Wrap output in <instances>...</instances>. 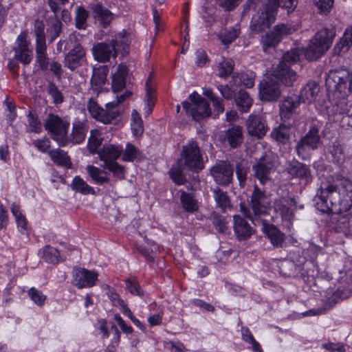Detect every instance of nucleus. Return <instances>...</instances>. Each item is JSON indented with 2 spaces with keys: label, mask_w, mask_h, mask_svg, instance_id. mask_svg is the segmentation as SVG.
Masks as SVG:
<instances>
[{
  "label": "nucleus",
  "mask_w": 352,
  "mask_h": 352,
  "mask_svg": "<svg viewBox=\"0 0 352 352\" xmlns=\"http://www.w3.org/2000/svg\"><path fill=\"white\" fill-rule=\"evenodd\" d=\"M87 131V129L85 121L75 120L73 123L70 138H68L69 142L80 144L85 140Z\"/></svg>",
  "instance_id": "7c9ffc66"
},
{
  "label": "nucleus",
  "mask_w": 352,
  "mask_h": 352,
  "mask_svg": "<svg viewBox=\"0 0 352 352\" xmlns=\"http://www.w3.org/2000/svg\"><path fill=\"white\" fill-rule=\"evenodd\" d=\"M122 151L123 148L122 146L109 144L104 146L102 148L98 151V155L100 160L106 164L110 162H116L121 155Z\"/></svg>",
  "instance_id": "bb28decb"
},
{
  "label": "nucleus",
  "mask_w": 352,
  "mask_h": 352,
  "mask_svg": "<svg viewBox=\"0 0 352 352\" xmlns=\"http://www.w3.org/2000/svg\"><path fill=\"white\" fill-rule=\"evenodd\" d=\"M73 190L83 195L95 194L94 189L79 176H76L71 184Z\"/></svg>",
  "instance_id": "a19ab883"
},
{
  "label": "nucleus",
  "mask_w": 352,
  "mask_h": 352,
  "mask_svg": "<svg viewBox=\"0 0 352 352\" xmlns=\"http://www.w3.org/2000/svg\"><path fill=\"white\" fill-rule=\"evenodd\" d=\"M212 191L216 206L222 212H225L228 208H232L231 199L227 192L223 191L219 187L213 188Z\"/></svg>",
  "instance_id": "2f4dec72"
},
{
  "label": "nucleus",
  "mask_w": 352,
  "mask_h": 352,
  "mask_svg": "<svg viewBox=\"0 0 352 352\" xmlns=\"http://www.w3.org/2000/svg\"><path fill=\"white\" fill-rule=\"evenodd\" d=\"M248 170L249 167L247 163L243 162L237 163L236 166V174L241 188H243L245 185Z\"/></svg>",
  "instance_id": "8fccbe9b"
},
{
  "label": "nucleus",
  "mask_w": 352,
  "mask_h": 352,
  "mask_svg": "<svg viewBox=\"0 0 352 352\" xmlns=\"http://www.w3.org/2000/svg\"><path fill=\"white\" fill-rule=\"evenodd\" d=\"M221 138L222 142L230 147L239 148L243 142V129L239 125H234L224 131Z\"/></svg>",
  "instance_id": "5701e85b"
},
{
  "label": "nucleus",
  "mask_w": 352,
  "mask_h": 352,
  "mask_svg": "<svg viewBox=\"0 0 352 352\" xmlns=\"http://www.w3.org/2000/svg\"><path fill=\"white\" fill-rule=\"evenodd\" d=\"M28 131L39 133L41 130V123L38 117L30 112L28 116Z\"/></svg>",
  "instance_id": "052dcab7"
},
{
  "label": "nucleus",
  "mask_w": 352,
  "mask_h": 352,
  "mask_svg": "<svg viewBox=\"0 0 352 352\" xmlns=\"http://www.w3.org/2000/svg\"><path fill=\"white\" fill-rule=\"evenodd\" d=\"M103 168H107L108 170L111 172L114 177L118 179H123L125 175L124 167L119 164L116 162H110L109 163L104 164Z\"/></svg>",
  "instance_id": "49530a36"
},
{
  "label": "nucleus",
  "mask_w": 352,
  "mask_h": 352,
  "mask_svg": "<svg viewBox=\"0 0 352 352\" xmlns=\"http://www.w3.org/2000/svg\"><path fill=\"white\" fill-rule=\"evenodd\" d=\"M102 142V138L100 133L97 131H91V135L88 140L87 148L90 153L95 154L98 153L100 150H98V147L101 145Z\"/></svg>",
  "instance_id": "c03bdc74"
},
{
  "label": "nucleus",
  "mask_w": 352,
  "mask_h": 352,
  "mask_svg": "<svg viewBox=\"0 0 352 352\" xmlns=\"http://www.w3.org/2000/svg\"><path fill=\"white\" fill-rule=\"evenodd\" d=\"M97 273L84 268L76 269L73 272V283L79 289L91 287L97 280Z\"/></svg>",
  "instance_id": "aec40b11"
},
{
  "label": "nucleus",
  "mask_w": 352,
  "mask_h": 352,
  "mask_svg": "<svg viewBox=\"0 0 352 352\" xmlns=\"http://www.w3.org/2000/svg\"><path fill=\"white\" fill-rule=\"evenodd\" d=\"M45 25L41 20H36L34 25L36 45H46Z\"/></svg>",
  "instance_id": "3c124183"
},
{
  "label": "nucleus",
  "mask_w": 352,
  "mask_h": 352,
  "mask_svg": "<svg viewBox=\"0 0 352 352\" xmlns=\"http://www.w3.org/2000/svg\"><path fill=\"white\" fill-rule=\"evenodd\" d=\"M233 171L232 166L225 161L217 163L210 168V174L215 182L224 186L232 182Z\"/></svg>",
  "instance_id": "dca6fc26"
},
{
  "label": "nucleus",
  "mask_w": 352,
  "mask_h": 352,
  "mask_svg": "<svg viewBox=\"0 0 352 352\" xmlns=\"http://www.w3.org/2000/svg\"><path fill=\"white\" fill-rule=\"evenodd\" d=\"M263 230L276 248H280L285 241V234L272 224L263 223Z\"/></svg>",
  "instance_id": "cd10ccee"
},
{
  "label": "nucleus",
  "mask_w": 352,
  "mask_h": 352,
  "mask_svg": "<svg viewBox=\"0 0 352 352\" xmlns=\"http://www.w3.org/2000/svg\"><path fill=\"white\" fill-rule=\"evenodd\" d=\"M280 116L283 122L281 124H285L289 126L296 124V119L298 116L295 112L280 111Z\"/></svg>",
  "instance_id": "e2e57ef3"
},
{
  "label": "nucleus",
  "mask_w": 352,
  "mask_h": 352,
  "mask_svg": "<svg viewBox=\"0 0 352 352\" xmlns=\"http://www.w3.org/2000/svg\"><path fill=\"white\" fill-rule=\"evenodd\" d=\"M352 43L347 39L344 35L341 38L340 41L336 44L334 47V52L337 54L346 53L351 47Z\"/></svg>",
  "instance_id": "774afa93"
},
{
  "label": "nucleus",
  "mask_w": 352,
  "mask_h": 352,
  "mask_svg": "<svg viewBox=\"0 0 352 352\" xmlns=\"http://www.w3.org/2000/svg\"><path fill=\"white\" fill-rule=\"evenodd\" d=\"M290 127L285 124H280L272 132V138L283 144H286L290 138Z\"/></svg>",
  "instance_id": "4c0bfd02"
},
{
  "label": "nucleus",
  "mask_w": 352,
  "mask_h": 352,
  "mask_svg": "<svg viewBox=\"0 0 352 352\" xmlns=\"http://www.w3.org/2000/svg\"><path fill=\"white\" fill-rule=\"evenodd\" d=\"M69 122L57 115L50 113L45 122V128L60 146H65L69 142L67 138Z\"/></svg>",
  "instance_id": "6e6552de"
},
{
  "label": "nucleus",
  "mask_w": 352,
  "mask_h": 352,
  "mask_svg": "<svg viewBox=\"0 0 352 352\" xmlns=\"http://www.w3.org/2000/svg\"><path fill=\"white\" fill-rule=\"evenodd\" d=\"M233 229L236 239L239 241L248 239L254 233L253 228L248 221L238 214L233 217Z\"/></svg>",
  "instance_id": "393cba45"
},
{
  "label": "nucleus",
  "mask_w": 352,
  "mask_h": 352,
  "mask_svg": "<svg viewBox=\"0 0 352 352\" xmlns=\"http://www.w3.org/2000/svg\"><path fill=\"white\" fill-rule=\"evenodd\" d=\"M320 91V87L314 81L309 82L301 90L298 100L300 102H312L316 100L317 95Z\"/></svg>",
  "instance_id": "c85d7f7f"
},
{
  "label": "nucleus",
  "mask_w": 352,
  "mask_h": 352,
  "mask_svg": "<svg viewBox=\"0 0 352 352\" xmlns=\"http://www.w3.org/2000/svg\"><path fill=\"white\" fill-rule=\"evenodd\" d=\"M340 283L342 285V289H338L337 291L333 294L330 299H332L331 307L337 302L336 299L346 298L352 292V270H349L344 272V274L340 276L339 279Z\"/></svg>",
  "instance_id": "b1692460"
},
{
  "label": "nucleus",
  "mask_w": 352,
  "mask_h": 352,
  "mask_svg": "<svg viewBox=\"0 0 352 352\" xmlns=\"http://www.w3.org/2000/svg\"><path fill=\"white\" fill-rule=\"evenodd\" d=\"M316 208L322 212L342 213L352 206V182L341 176L321 182L315 197Z\"/></svg>",
  "instance_id": "f257e3e1"
},
{
  "label": "nucleus",
  "mask_w": 352,
  "mask_h": 352,
  "mask_svg": "<svg viewBox=\"0 0 352 352\" xmlns=\"http://www.w3.org/2000/svg\"><path fill=\"white\" fill-rule=\"evenodd\" d=\"M248 135L258 139L265 135L268 127L265 120L260 116L250 115L245 122Z\"/></svg>",
  "instance_id": "6ab92c4d"
},
{
  "label": "nucleus",
  "mask_w": 352,
  "mask_h": 352,
  "mask_svg": "<svg viewBox=\"0 0 352 352\" xmlns=\"http://www.w3.org/2000/svg\"><path fill=\"white\" fill-rule=\"evenodd\" d=\"M129 44L124 39L118 41L117 38L109 42H100L94 45L92 53L94 59L100 63L108 62L111 57L116 58L118 53L128 54Z\"/></svg>",
  "instance_id": "20e7f679"
},
{
  "label": "nucleus",
  "mask_w": 352,
  "mask_h": 352,
  "mask_svg": "<svg viewBox=\"0 0 352 352\" xmlns=\"http://www.w3.org/2000/svg\"><path fill=\"white\" fill-rule=\"evenodd\" d=\"M189 99L190 101L183 102L182 106L186 113L194 120L200 121L211 115L209 103L199 95L194 93L190 96Z\"/></svg>",
  "instance_id": "9d476101"
},
{
  "label": "nucleus",
  "mask_w": 352,
  "mask_h": 352,
  "mask_svg": "<svg viewBox=\"0 0 352 352\" xmlns=\"http://www.w3.org/2000/svg\"><path fill=\"white\" fill-rule=\"evenodd\" d=\"M46 51V45H36V61L43 71L47 70L49 66Z\"/></svg>",
  "instance_id": "79ce46f5"
},
{
  "label": "nucleus",
  "mask_w": 352,
  "mask_h": 352,
  "mask_svg": "<svg viewBox=\"0 0 352 352\" xmlns=\"http://www.w3.org/2000/svg\"><path fill=\"white\" fill-rule=\"evenodd\" d=\"M300 104L297 96L288 97L280 104V111H288L296 113V109Z\"/></svg>",
  "instance_id": "6e6d98bb"
},
{
  "label": "nucleus",
  "mask_w": 352,
  "mask_h": 352,
  "mask_svg": "<svg viewBox=\"0 0 352 352\" xmlns=\"http://www.w3.org/2000/svg\"><path fill=\"white\" fill-rule=\"evenodd\" d=\"M285 171L292 178L298 179L303 182L305 185L310 184L314 178L310 167L297 160L289 162L287 164Z\"/></svg>",
  "instance_id": "f3484780"
},
{
  "label": "nucleus",
  "mask_w": 352,
  "mask_h": 352,
  "mask_svg": "<svg viewBox=\"0 0 352 352\" xmlns=\"http://www.w3.org/2000/svg\"><path fill=\"white\" fill-rule=\"evenodd\" d=\"M70 42L73 43L72 47L65 55L64 67L74 72L87 63L86 51L74 34L69 36Z\"/></svg>",
  "instance_id": "1a4fd4ad"
},
{
  "label": "nucleus",
  "mask_w": 352,
  "mask_h": 352,
  "mask_svg": "<svg viewBox=\"0 0 352 352\" xmlns=\"http://www.w3.org/2000/svg\"><path fill=\"white\" fill-rule=\"evenodd\" d=\"M300 56V50L292 49L283 54L282 60L274 69L275 76L280 78L286 86H292L297 78L296 72L291 69L290 66L297 63Z\"/></svg>",
  "instance_id": "423d86ee"
},
{
  "label": "nucleus",
  "mask_w": 352,
  "mask_h": 352,
  "mask_svg": "<svg viewBox=\"0 0 352 352\" xmlns=\"http://www.w3.org/2000/svg\"><path fill=\"white\" fill-rule=\"evenodd\" d=\"M109 68L107 65H101L93 69L91 85L94 89L98 91L105 84Z\"/></svg>",
  "instance_id": "c756f323"
},
{
  "label": "nucleus",
  "mask_w": 352,
  "mask_h": 352,
  "mask_svg": "<svg viewBox=\"0 0 352 352\" xmlns=\"http://www.w3.org/2000/svg\"><path fill=\"white\" fill-rule=\"evenodd\" d=\"M303 263L304 261H300L299 264H296L292 260H286L280 263L279 267L280 272L286 276H296L303 269Z\"/></svg>",
  "instance_id": "72a5a7b5"
},
{
  "label": "nucleus",
  "mask_w": 352,
  "mask_h": 352,
  "mask_svg": "<svg viewBox=\"0 0 352 352\" xmlns=\"http://www.w3.org/2000/svg\"><path fill=\"white\" fill-rule=\"evenodd\" d=\"M298 30V26L296 25L285 23L276 25L272 31L261 37L263 50L267 52L268 48L274 47L284 36L292 34Z\"/></svg>",
  "instance_id": "9b49d317"
},
{
  "label": "nucleus",
  "mask_w": 352,
  "mask_h": 352,
  "mask_svg": "<svg viewBox=\"0 0 352 352\" xmlns=\"http://www.w3.org/2000/svg\"><path fill=\"white\" fill-rule=\"evenodd\" d=\"M204 95L208 97L212 102L214 111L217 114L222 113L224 111L223 100L214 96L211 89H207L204 92Z\"/></svg>",
  "instance_id": "603ef678"
},
{
  "label": "nucleus",
  "mask_w": 352,
  "mask_h": 352,
  "mask_svg": "<svg viewBox=\"0 0 352 352\" xmlns=\"http://www.w3.org/2000/svg\"><path fill=\"white\" fill-rule=\"evenodd\" d=\"M127 68L124 65H119L118 71L113 74L112 79V90L114 93L122 90L126 84Z\"/></svg>",
  "instance_id": "473e14b6"
},
{
  "label": "nucleus",
  "mask_w": 352,
  "mask_h": 352,
  "mask_svg": "<svg viewBox=\"0 0 352 352\" xmlns=\"http://www.w3.org/2000/svg\"><path fill=\"white\" fill-rule=\"evenodd\" d=\"M49 155L53 162L58 166L65 168H70L72 166L70 157L63 150L59 148L52 150L49 152Z\"/></svg>",
  "instance_id": "e433bc0d"
},
{
  "label": "nucleus",
  "mask_w": 352,
  "mask_h": 352,
  "mask_svg": "<svg viewBox=\"0 0 352 352\" xmlns=\"http://www.w3.org/2000/svg\"><path fill=\"white\" fill-rule=\"evenodd\" d=\"M182 155L186 167L193 171H198L204 168V162L200 153L199 147L195 141H190L183 146Z\"/></svg>",
  "instance_id": "2eb2a0df"
},
{
  "label": "nucleus",
  "mask_w": 352,
  "mask_h": 352,
  "mask_svg": "<svg viewBox=\"0 0 352 352\" xmlns=\"http://www.w3.org/2000/svg\"><path fill=\"white\" fill-rule=\"evenodd\" d=\"M234 100L238 109L242 113L249 111L253 102V100L249 94L244 90H240L238 92L235 96Z\"/></svg>",
  "instance_id": "f704fd0d"
},
{
  "label": "nucleus",
  "mask_w": 352,
  "mask_h": 352,
  "mask_svg": "<svg viewBox=\"0 0 352 352\" xmlns=\"http://www.w3.org/2000/svg\"><path fill=\"white\" fill-rule=\"evenodd\" d=\"M182 208L188 212L192 213L199 208L198 202L190 194L182 192L180 197Z\"/></svg>",
  "instance_id": "ea45409f"
},
{
  "label": "nucleus",
  "mask_w": 352,
  "mask_h": 352,
  "mask_svg": "<svg viewBox=\"0 0 352 352\" xmlns=\"http://www.w3.org/2000/svg\"><path fill=\"white\" fill-rule=\"evenodd\" d=\"M279 82L284 84L283 80L274 75V70L270 76L261 81L259 85V94L261 100L276 101L281 94Z\"/></svg>",
  "instance_id": "ddd939ff"
},
{
  "label": "nucleus",
  "mask_w": 352,
  "mask_h": 352,
  "mask_svg": "<svg viewBox=\"0 0 352 352\" xmlns=\"http://www.w3.org/2000/svg\"><path fill=\"white\" fill-rule=\"evenodd\" d=\"M62 27L63 23L58 18H55L52 20L47 31L48 40L50 43H52L58 36H59L62 32Z\"/></svg>",
  "instance_id": "37998d69"
},
{
  "label": "nucleus",
  "mask_w": 352,
  "mask_h": 352,
  "mask_svg": "<svg viewBox=\"0 0 352 352\" xmlns=\"http://www.w3.org/2000/svg\"><path fill=\"white\" fill-rule=\"evenodd\" d=\"M125 283L126 288L132 294L137 296L142 295V290L135 277L126 279Z\"/></svg>",
  "instance_id": "69168bd1"
},
{
  "label": "nucleus",
  "mask_w": 352,
  "mask_h": 352,
  "mask_svg": "<svg viewBox=\"0 0 352 352\" xmlns=\"http://www.w3.org/2000/svg\"><path fill=\"white\" fill-rule=\"evenodd\" d=\"M296 208V202L294 198L281 197L276 199L274 203L275 212H278L282 219L290 221L294 216V210Z\"/></svg>",
  "instance_id": "412c9836"
},
{
  "label": "nucleus",
  "mask_w": 352,
  "mask_h": 352,
  "mask_svg": "<svg viewBox=\"0 0 352 352\" xmlns=\"http://www.w3.org/2000/svg\"><path fill=\"white\" fill-rule=\"evenodd\" d=\"M239 30L232 29L226 30L223 33H221L220 38L223 44L228 45L233 42L239 36Z\"/></svg>",
  "instance_id": "680f3d73"
},
{
  "label": "nucleus",
  "mask_w": 352,
  "mask_h": 352,
  "mask_svg": "<svg viewBox=\"0 0 352 352\" xmlns=\"http://www.w3.org/2000/svg\"><path fill=\"white\" fill-rule=\"evenodd\" d=\"M27 34L21 32L16 39V47H14V59L22 63L23 65H28L32 60V50L29 47V43L27 41Z\"/></svg>",
  "instance_id": "a211bd4d"
},
{
  "label": "nucleus",
  "mask_w": 352,
  "mask_h": 352,
  "mask_svg": "<svg viewBox=\"0 0 352 352\" xmlns=\"http://www.w3.org/2000/svg\"><path fill=\"white\" fill-rule=\"evenodd\" d=\"M250 205L254 217L244 203L240 204V211L247 218L251 219L253 223L256 224L255 221L258 220V218L267 213V210L271 205V199L257 186H255L251 195Z\"/></svg>",
  "instance_id": "39448f33"
},
{
  "label": "nucleus",
  "mask_w": 352,
  "mask_h": 352,
  "mask_svg": "<svg viewBox=\"0 0 352 352\" xmlns=\"http://www.w3.org/2000/svg\"><path fill=\"white\" fill-rule=\"evenodd\" d=\"M86 170L89 177L96 184H103L109 182V177L107 176V172L102 169L93 165H88L86 167Z\"/></svg>",
  "instance_id": "c9c22d12"
},
{
  "label": "nucleus",
  "mask_w": 352,
  "mask_h": 352,
  "mask_svg": "<svg viewBox=\"0 0 352 352\" xmlns=\"http://www.w3.org/2000/svg\"><path fill=\"white\" fill-rule=\"evenodd\" d=\"M29 296L37 305L43 306L46 300V296L34 287H32L28 292Z\"/></svg>",
  "instance_id": "0e129e2a"
},
{
  "label": "nucleus",
  "mask_w": 352,
  "mask_h": 352,
  "mask_svg": "<svg viewBox=\"0 0 352 352\" xmlns=\"http://www.w3.org/2000/svg\"><path fill=\"white\" fill-rule=\"evenodd\" d=\"M93 18L102 28L108 27L113 19V13L101 3H94L89 6Z\"/></svg>",
  "instance_id": "4be33fe9"
},
{
  "label": "nucleus",
  "mask_w": 352,
  "mask_h": 352,
  "mask_svg": "<svg viewBox=\"0 0 352 352\" xmlns=\"http://www.w3.org/2000/svg\"><path fill=\"white\" fill-rule=\"evenodd\" d=\"M273 168L272 162L265 157L261 158L252 167L254 176L262 184L270 180V175Z\"/></svg>",
  "instance_id": "a878e982"
},
{
  "label": "nucleus",
  "mask_w": 352,
  "mask_h": 352,
  "mask_svg": "<svg viewBox=\"0 0 352 352\" xmlns=\"http://www.w3.org/2000/svg\"><path fill=\"white\" fill-rule=\"evenodd\" d=\"M275 4L266 3L261 12L253 16L250 25L252 32H263L274 22L276 19Z\"/></svg>",
  "instance_id": "f8f14e48"
},
{
  "label": "nucleus",
  "mask_w": 352,
  "mask_h": 352,
  "mask_svg": "<svg viewBox=\"0 0 352 352\" xmlns=\"http://www.w3.org/2000/svg\"><path fill=\"white\" fill-rule=\"evenodd\" d=\"M210 219L212 221L215 229L222 234H225L229 229L227 218L217 212H212L210 214Z\"/></svg>",
  "instance_id": "58836bf2"
},
{
  "label": "nucleus",
  "mask_w": 352,
  "mask_h": 352,
  "mask_svg": "<svg viewBox=\"0 0 352 352\" xmlns=\"http://www.w3.org/2000/svg\"><path fill=\"white\" fill-rule=\"evenodd\" d=\"M43 258L50 263H57L59 261L60 254L57 249L47 246L43 249Z\"/></svg>",
  "instance_id": "864d4df0"
},
{
  "label": "nucleus",
  "mask_w": 352,
  "mask_h": 352,
  "mask_svg": "<svg viewBox=\"0 0 352 352\" xmlns=\"http://www.w3.org/2000/svg\"><path fill=\"white\" fill-rule=\"evenodd\" d=\"M336 36L334 28H322L318 30L306 47L305 56L308 60H316L330 47Z\"/></svg>",
  "instance_id": "7ed1b4c3"
},
{
  "label": "nucleus",
  "mask_w": 352,
  "mask_h": 352,
  "mask_svg": "<svg viewBox=\"0 0 352 352\" xmlns=\"http://www.w3.org/2000/svg\"><path fill=\"white\" fill-rule=\"evenodd\" d=\"M314 2L319 12L324 15L329 14L333 6V0H314Z\"/></svg>",
  "instance_id": "13d9d810"
},
{
  "label": "nucleus",
  "mask_w": 352,
  "mask_h": 352,
  "mask_svg": "<svg viewBox=\"0 0 352 352\" xmlns=\"http://www.w3.org/2000/svg\"><path fill=\"white\" fill-rule=\"evenodd\" d=\"M328 151L336 161H340L343 155L342 148L338 141H334L328 146Z\"/></svg>",
  "instance_id": "338daca9"
},
{
  "label": "nucleus",
  "mask_w": 352,
  "mask_h": 352,
  "mask_svg": "<svg viewBox=\"0 0 352 352\" xmlns=\"http://www.w3.org/2000/svg\"><path fill=\"white\" fill-rule=\"evenodd\" d=\"M88 15L87 11L83 7H77L75 17L76 28L77 29L85 30L87 28V19Z\"/></svg>",
  "instance_id": "de8ad7c7"
},
{
  "label": "nucleus",
  "mask_w": 352,
  "mask_h": 352,
  "mask_svg": "<svg viewBox=\"0 0 352 352\" xmlns=\"http://www.w3.org/2000/svg\"><path fill=\"white\" fill-rule=\"evenodd\" d=\"M146 102L148 107V111L151 112L155 104V89L152 86L151 74L148 76L146 81Z\"/></svg>",
  "instance_id": "a18cd8bd"
},
{
  "label": "nucleus",
  "mask_w": 352,
  "mask_h": 352,
  "mask_svg": "<svg viewBox=\"0 0 352 352\" xmlns=\"http://www.w3.org/2000/svg\"><path fill=\"white\" fill-rule=\"evenodd\" d=\"M329 91L332 92L333 104L338 107L336 111L344 113L346 111V96L352 93V74L345 69L330 71L326 78Z\"/></svg>",
  "instance_id": "f03ea898"
},
{
  "label": "nucleus",
  "mask_w": 352,
  "mask_h": 352,
  "mask_svg": "<svg viewBox=\"0 0 352 352\" xmlns=\"http://www.w3.org/2000/svg\"><path fill=\"white\" fill-rule=\"evenodd\" d=\"M131 129L135 136L141 135L144 132L142 120L136 110L132 112Z\"/></svg>",
  "instance_id": "09e8293b"
},
{
  "label": "nucleus",
  "mask_w": 352,
  "mask_h": 352,
  "mask_svg": "<svg viewBox=\"0 0 352 352\" xmlns=\"http://www.w3.org/2000/svg\"><path fill=\"white\" fill-rule=\"evenodd\" d=\"M322 144L319 135V127L311 126L308 132L298 141L296 151L298 156L302 160H309L311 151L316 150Z\"/></svg>",
  "instance_id": "0eeeda50"
},
{
  "label": "nucleus",
  "mask_w": 352,
  "mask_h": 352,
  "mask_svg": "<svg viewBox=\"0 0 352 352\" xmlns=\"http://www.w3.org/2000/svg\"><path fill=\"white\" fill-rule=\"evenodd\" d=\"M106 108L100 107L92 99H90L87 108L91 116L99 122L109 124L120 116V110L116 109V103L111 102L105 105Z\"/></svg>",
  "instance_id": "4468645a"
},
{
  "label": "nucleus",
  "mask_w": 352,
  "mask_h": 352,
  "mask_svg": "<svg viewBox=\"0 0 352 352\" xmlns=\"http://www.w3.org/2000/svg\"><path fill=\"white\" fill-rule=\"evenodd\" d=\"M267 3L275 4V12H276L279 6L287 10H294L297 5V0H269Z\"/></svg>",
  "instance_id": "bf43d9fd"
},
{
  "label": "nucleus",
  "mask_w": 352,
  "mask_h": 352,
  "mask_svg": "<svg viewBox=\"0 0 352 352\" xmlns=\"http://www.w3.org/2000/svg\"><path fill=\"white\" fill-rule=\"evenodd\" d=\"M123 152L122 160L125 162H133L139 155L140 151L134 145L127 143Z\"/></svg>",
  "instance_id": "4d7b16f0"
},
{
  "label": "nucleus",
  "mask_w": 352,
  "mask_h": 352,
  "mask_svg": "<svg viewBox=\"0 0 352 352\" xmlns=\"http://www.w3.org/2000/svg\"><path fill=\"white\" fill-rule=\"evenodd\" d=\"M219 75L221 77L230 76L234 69V62L232 59H223L218 65Z\"/></svg>",
  "instance_id": "5fc2aeb1"
}]
</instances>
